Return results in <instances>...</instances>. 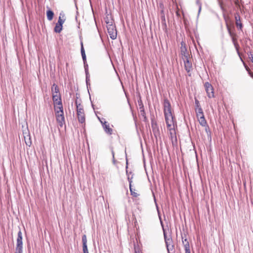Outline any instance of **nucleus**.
Here are the masks:
<instances>
[{
    "label": "nucleus",
    "mask_w": 253,
    "mask_h": 253,
    "mask_svg": "<svg viewBox=\"0 0 253 253\" xmlns=\"http://www.w3.org/2000/svg\"><path fill=\"white\" fill-rule=\"evenodd\" d=\"M165 119L167 127L169 131V137L172 141L176 139L175 127L176 126L174 121V116L171 104L167 98L164 99L163 103Z\"/></svg>",
    "instance_id": "nucleus-1"
},
{
    "label": "nucleus",
    "mask_w": 253,
    "mask_h": 253,
    "mask_svg": "<svg viewBox=\"0 0 253 253\" xmlns=\"http://www.w3.org/2000/svg\"><path fill=\"white\" fill-rule=\"evenodd\" d=\"M224 20L225 22V25L228 31V32L231 37L232 42L238 50L239 48V44L237 41V35L235 33L234 30V26L233 21L232 20L229 14H223Z\"/></svg>",
    "instance_id": "nucleus-2"
},
{
    "label": "nucleus",
    "mask_w": 253,
    "mask_h": 253,
    "mask_svg": "<svg viewBox=\"0 0 253 253\" xmlns=\"http://www.w3.org/2000/svg\"><path fill=\"white\" fill-rule=\"evenodd\" d=\"M55 117L57 122L60 127H62L65 124L63 106L54 107Z\"/></svg>",
    "instance_id": "nucleus-3"
},
{
    "label": "nucleus",
    "mask_w": 253,
    "mask_h": 253,
    "mask_svg": "<svg viewBox=\"0 0 253 253\" xmlns=\"http://www.w3.org/2000/svg\"><path fill=\"white\" fill-rule=\"evenodd\" d=\"M106 27L108 34L111 39L115 40L117 38V33L116 26L113 23V21L111 20L106 21Z\"/></svg>",
    "instance_id": "nucleus-4"
},
{
    "label": "nucleus",
    "mask_w": 253,
    "mask_h": 253,
    "mask_svg": "<svg viewBox=\"0 0 253 253\" xmlns=\"http://www.w3.org/2000/svg\"><path fill=\"white\" fill-rule=\"evenodd\" d=\"M66 20V17L63 13H60L57 23L54 27V31L57 33L61 32L63 27V24Z\"/></svg>",
    "instance_id": "nucleus-5"
},
{
    "label": "nucleus",
    "mask_w": 253,
    "mask_h": 253,
    "mask_svg": "<svg viewBox=\"0 0 253 253\" xmlns=\"http://www.w3.org/2000/svg\"><path fill=\"white\" fill-rule=\"evenodd\" d=\"M195 112L196 113L197 118L200 124L203 126H207V123L205 119L202 108H199L198 109H195Z\"/></svg>",
    "instance_id": "nucleus-6"
},
{
    "label": "nucleus",
    "mask_w": 253,
    "mask_h": 253,
    "mask_svg": "<svg viewBox=\"0 0 253 253\" xmlns=\"http://www.w3.org/2000/svg\"><path fill=\"white\" fill-rule=\"evenodd\" d=\"M76 106L78 121L82 124L84 123L85 118L83 106L81 104H78L77 102H76Z\"/></svg>",
    "instance_id": "nucleus-7"
},
{
    "label": "nucleus",
    "mask_w": 253,
    "mask_h": 253,
    "mask_svg": "<svg viewBox=\"0 0 253 253\" xmlns=\"http://www.w3.org/2000/svg\"><path fill=\"white\" fill-rule=\"evenodd\" d=\"M22 233L21 230L18 232L17 238L16 240V246L15 253H22L23 242Z\"/></svg>",
    "instance_id": "nucleus-8"
},
{
    "label": "nucleus",
    "mask_w": 253,
    "mask_h": 253,
    "mask_svg": "<svg viewBox=\"0 0 253 253\" xmlns=\"http://www.w3.org/2000/svg\"><path fill=\"white\" fill-rule=\"evenodd\" d=\"M204 86L208 96L210 98L214 97V89L212 85L209 82H206Z\"/></svg>",
    "instance_id": "nucleus-9"
},
{
    "label": "nucleus",
    "mask_w": 253,
    "mask_h": 253,
    "mask_svg": "<svg viewBox=\"0 0 253 253\" xmlns=\"http://www.w3.org/2000/svg\"><path fill=\"white\" fill-rule=\"evenodd\" d=\"M234 18L235 21V24L237 28L239 30L242 31L243 25L241 20V16H240L239 12H237L234 14Z\"/></svg>",
    "instance_id": "nucleus-10"
},
{
    "label": "nucleus",
    "mask_w": 253,
    "mask_h": 253,
    "mask_svg": "<svg viewBox=\"0 0 253 253\" xmlns=\"http://www.w3.org/2000/svg\"><path fill=\"white\" fill-rule=\"evenodd\" d=\"M180 54L182 58L189 57V55L187 52L186 44L184 42H181Z\"/></svg>",
    "instance_id": "nucleus-11"
},
{
    "label": "nucleus",
    "mask_w": 253,
    "mask_h": 253,
    "mask_svg": "<svg viewBox=\"0 0 253 253\" xmlns=\"http://www.w3.org/2000/svg\"><path fill=\"white\" fill-rule=\"evenodd\" d=\"M183 59L184 61L185 69L189 73L192 69V64L190 57L183 58Z\"/></svg>",
    "instance_id": "nucleus-12"
},
{
    "label": "nucleus",
    "mask_w": 253,
    "mask_h": 253,
    "mask_svg": "<svg viewBox=\"0 0 253 253\" xmlns=\"http://www.w3.org/2000/svg\"><path fill=\"white\" fill-rule=\"evenodd\" d=\"M23 133L26 144L27 146H30L32 144V141L29 132L28 131H24Z\"/></svg>",
    "instance_id": "nucleus-13"
},
{
    "label": "nucleus",
    "mask_w": 253,
    "mask_h": 253,
    "mask_svg": "<svg viewBox=\"0 0 253 253\" xmlns=\"http://www.w3.org/2000/svg\"><path fill=\"white\" fill-rule=\"evenodd\" d=\"M52 99L54 102V107L63 106L61 96L52 95Z\"/></svg>",
    "instance_id": "nucleus-14"
},
{
    "label": "nucleus",
    "mask_w": 253,
    "mask_h": 253,
    "mask_svg": "<svg viewBox=\"0 0 253 253\" xmlns=\"http://www.w3.org/2000/svg\"><path fill=\"white\" fill-rule=\"evenodd\" d=\"M83 250L84 253H89L87 247V238L85 235L82 236Z\"/></svg>",
    "instance_id": "nucleus-15"
},
{
    "label": "nucleus",
    "mask_w": 253,
    "mask_h": 253,
    "mask_svg": "<svg viewBox=\"0 0 253 253\" xmlns=\"http://www.w3.org/2000/svg\"><path fill=\"white\" fill-rule=\"evenodd\" d=\"M51 92L52 96L56 95V96H61L60 93L59 92V87L57 85L55 84H54L51 87Z\"/></svg>",
    "instance_id": "nucleus-16"
},
{
    "label": "nucleus",
    "mask_w": 253,
    "mask_h": 253,
    "mask_svg": "<svg viewBox=\"0 0 253 253\" xmlns=\"http://www.w3.org/2000/svg\"><path fill=\"white\" fill-rule=\"evenodd\" d=\"M128 179H129V178H128ZM129 189L131 195L135 198H136L139 196V194L138 193V191L136 190L135 189H133L132 188V181L131 180H129Z\"/></svg>",
    "instance_id": "nucleus-17"
},
{
    "label": "nucleus",
    "mask_w": 253,
    "mask_h": 253,
    "mask_svg": "<svg viewBox=\"0 0 253 253\" xmlns=\"http://www.w3.org/2000/svg\"><path fill=\"white\" fill-rule=\"evenodd\" d=\"M182 243L185 248V253H191L189 243L187 239L183 240Z\"/></svg>",
    "instance_id": "nucleus-18"
},
{
    "label": "nucleus",
    "mask_w": 253,
    "mask_h": 253,
    "mask_svg": "<svg viewBox=\"0 0 253 253\" xmlns=\"http://www.w3.org/2000/svg\"><path fill=\"white\" fill-rule=\"evenodd\" d=\"M103 128L106 133L109 134H111L112 133L113 129L110 127L109 125L108 124L107 122L104 123Z\"/></svg>",
    "instance_id": "nucleus-19"
},
{
    "label": "nucleus",
    "mask_w": 253,
    "mask_h": 253,
    "mask_svg": "<svg viewBox=\"0 0 253 253\" xmlns=\"http://www.w3.org/2000/svg\"><path fill=\"white\" fill-rule=\"evenodd\" d=\"M46 16L47 19L49 21H51L53 19L54 13L51 10H48L46 11Z\"/></svg>",
    "instance_id": "nucleus-20"
},
{
    "label": "nucleus",
    "mask_w": 253,
    "mask_h": 253,
    "mask_svg": "<svg viewBox=\"0 0 253 253\" xmlns=\"http://www.w3.org/2000/svg\"><path fill=\"white\" fill-rule=\"evenodd\" d=\"M195 105H196V108L195 109H198L199 108H201L200 107V104L199 101L197 99H195Z\"/></svg>",
    "instance_id": "nucleus-21"
},
{
    "label": "nucleus",
    "mask_w": 253,
    "mask_h": 253,
    "mask_svg": "<svg viewBox=\"0 0 253 253\" xmlns=\"http://www.w3.org/2000/svg\"><path fill=\"white\" fill-rule=\"evenodd\" d=\"M81 53H82V55L83 58L84 59L85 58V55L84 50L83 46H82V49H81Z\"/></svg>",
    "instance_id": "nucleus-22"
},
{
    "label": "nucleus",
    "mask_w": 253,
    "mask_h": 253,
    "mask_svg": "<svg viewBox=\"0 0 253 253\" xmlns=\"http://www.w3.org/2000/svg\"><path fill=\"white\" fill-rule=\"evenodd\" d=\"M171 242L170 240L169 239H168V240H166V245H167V247L168 248V249L169 248V243Z\"/></svg>",
    "instance_id": "nucleus-23"
},
{
    "label": "nucleus",
    "mask_w": 253,
    "mask_h": 253,
    "mask_svg": "<svg viewBox=\"0 0 253 253\" xmlns=\"http://www.w3.org/2000/svg\"><path fill=\"white\" fill-rule=\"evenodd\" d=\"M249 58L251 59V61L253 63V54H251V56H249Z\"/></svg>",
    "instance_id": "nucleus-24"
},
{
    "label": "nucleus",
    "mask_w": 253,
    "mask_h": 253,
    "mask_svg": "<svg viewBox=\"0 0 253 253\" xmlns=\"http://www.w3.org/2000/svg\"><path fill=\"white\" fill-rule=\"evenodd\" d=\"M246 69H247V70H248L249 69V67H246Z\"/></svg>",
    "instance_id": "nucleus-25"
}]
</instances>
